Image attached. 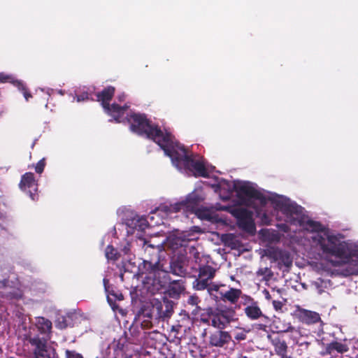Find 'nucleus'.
Segmentation results:
<instances>
[{
    "instance_id": "nucleus-16",
    "label": "nucleus",
    "mask_w": 358,
    "mask_h": 358,
    "mask_svg": "<svg viewBox=\"0 0 358 358\" xmlns=\"http://www.w3.org/2000/svg\"><path fill=\"white\" fill-rule=\"evenodd\" d=\"M231 340V336L228 331L219 329L210 335L209 344L212 347L224 348Z\"/></svg>"
},
{
    "instance_id": "nucleus-10",
    "label": "nucleus",
    "mask_w": 358,
    "mask_h": 358,
    "mask_svg": "<svg viewBox=\"0 0 358 358\" xmlns=\"http://www.w3.org/2000/svg\"><path fill=\"white\" fill-rule=\"evenodd\" d=\"M242 306H245L244 313L250 320H256L262 317H266L259 306L258 301H255L252 296L244 295Z\"/></svg>"
},
{
    "instance_id": "nucleus-17",
    "label": "nucleus",
    "mask_w": 358,
    "mask_h": 358,
    "mask_svg": "<svg viewBox=\"0 0 358 358\" xmlns=\"http://www.w3.org/2000/svg\"><path fill=\"white\" fill-rule=\"evenodd\" d=\"M296 317L299 322L308 325L322 322L319 313L304 308H299L296 311Z\"/></svg>"
},
{
    "instance_id": "nucleus-22",
    "label": "nucleus",
    "mask_w": 358,
    "mask_h": 358,
    "mask_svg": "<svg viewBox=\"0 0 358 358\" xmlns=\"http://www.w3.org/2000/svg\"><path fill=\"white\" fill-rule=\"evenodd\" d=\"M200 201L201 199L197 194H191L187 196L185 200L182 201V204H183L184 208L187 210L196 212L199 209L198 206Z\"/></svg>"
},
{
    "instance_id": "nucleus-39",
    "label": "nucleus",
    "mask_w": 358,
    "mask_h": 358,
    "mask_svg": "<svg viewBox=\"0 0 358 358\" xmlns=\"http://www.w3.org/2000/svg\"><path fill=\"white\" fill-rule=\"evenodd\" d=\"M201 300L197 295H192L187 299V303L192 306H197Z\"/></svg>"
},
{
    "instance_id": "nucleus-38",
    "label": "nucleus",
    "mask_w": 358,
    "mask_h": 358,
    "mask_svg": "<svg viewBox=\"0 0 358 358\" xmlns=\"http://www.w3.org/2000/svg\"><path fill=\"white\" fill-rule=\"evenodd\" d=\"M66 358H83V355L75 350H66Z\"/></svg>"
},
{
    "instance_id": "nucleus-51",
    "label": "nucleus",
    "mask_w": 358,
    "mask_h": 358,
    "mask_svg": "<svg viewBox=\"0 0 358 358\" xmlns=\"http://www.w3.org/2000/svg\"><path fill=\"white\" fill-rule=\"evenodd\" d=\"M181 328V326L178 325V326H173L172 327V331H176V332H178V330L179 329Z\"/></svg>"
},
{
    "instance_id": "nucleus-29",
    "label": "nucleus",
    "mask_w": 358,
    "mask_h": 358,
    "mask_svg": "<svg viewBox=\"0 0 358 358\" xmlns=\"http://www.w3.org/2000/svg\"><path fill=\"white\" fill-rule=\"evenodd\" d=\"M283 332H289L290 333V338L296 343V341H299V338L301 336V331L299 329H296L291 324L289 327L282 331Z\"/></svg>"
},
{
    "instance_id": "nucleus-3",
    "label": "nucleus",
    "mask_w": 358,
    "mask_h": 358,
    "mask_svg": "<svg viewBox=\"0 0 358 358\" xmlns=\"http://www.w3.org/2000/svg\"><path fill=\"white\" fill-rule=\"evenodd\" d=\"M165 149V155L169 156L172 162L178 167L184 166L185 169L194 171L196 176L208 177V173L204 164L200 161L195 160L192 155L187 154V151L183 145H180L174 140Z\"/></svg>"
},
{
    "instance_id": "nucleus-42",
    "label": "nucleus",
    "mask_w": 358,
    "mask_h": 358,
    "mask_svg": "<svg viewBox=\"0 0 358 358\" xmlns=\"http://www.w3.org/2000/svg\"><path fill=\"white\" fill-rule=\"evenodd\" d=\"M77 101H83L89 99V94L87 92H83L76 95Z\"/></svg>"
},
{
    "instance_id": "nucleus-36",
    "label": "nucleus",
    "mask_w": 358,
    "mask_h": 358,
    "mask_svg": "<svg viewBox=\"0 0 358 358\" xmlns=\"http://www.w3.org/2000/svg\"><path fill=\"white\" fill-rule=\"evenodd\" d=\"M195 213L198 214L199 217L203 219L207 220H210L211 219L210 213L207 209H198L197 211H196Z\"/></svg>"
},
{
    "instance_id": "nucleus-8",
    "label": "nucleus",
    "mask_w": 358,
    "mask_h": 358,
    "mask_svg": "<svg viewBox=\"0 0 358 358\" xmlns=\"http://www.w3.org/2000/svg\"><path fill=\"white\" fill-rule=\"evenodd\" d=\"M232 215L237 220L238 227L247 232H252L255 225L252 219V213L245 208H237L233 210Z\"/></svg>"
},
{
    "instance_id": "nucleus-54",
    "label": "nucleus",
    "mask_w": 358,
    "mask_h": 358,
    "mask_svg": "<svg viewBox=\"0 0 358 358\" xmlns=\"http://www.w3.org/2000/svg\"><path fill=\"white\" fill-rule=\"evenodd\" d=\"M59 93L60 94H62V95H63V94H64V92H63V90H59Z\"/></svg>"
},
{
    "instance_id": "nucleus-15",
    "label": "nucleus",
    "mask_w": 358,
    "mask_h": 358,
    "mask_svg": "<svg viewBox=\"0 0 358 358\" xmlns=\"http://www.w3.org/2000/svg\"><path fill=\"white\" fill-rule=\"evenodd\" d=\"M243 294L242 290L237 288L230 287L227 291L223 293L222 301L234 305V310L240 309L243 304Z\"/></svg>"
},
{
    "instance_id": "nucleus-57",
    "label": "nucleus",
    "mask_w": 358,
    "mask_h": 358,
    "mask_svg": "<svg viewBox=\"0 0 358 358\" xmlns=\"http://www.w3.org/2000/svg\"><path fill=\"white\" fill-rule=\"evenodd\" d=\"M352 262H355V264L357 262V261L352 260Z\"/></svg>"
},
{
    "instance_id": "nucleus-28",
    "label": "nucleus",
    "mask_w": 358,
    "mask_h": 358,
    "mask_svg": "<svg viewBox=\"0 0 358 358\" xmlns=\"http://www.w3.org/2000/svg\"><path fill=\"white\" fill-rule=\"evenodd\" d=\"M138 316L141 319H152L154 316L155 317V312L153 310V302L151 308L150 307H143L139 311Z\"/></svg>"
},
{
    "instance_id": "nucleus-33",
    "label": "nucleus",
    "mask_w": 358,
    "mask_h": 358,
    "mask_svg": "<svg viewBox=\"0 0 358 358\" xmlns=\"http://www.w3.org/2000/svg\"><path fill=\"white\" fill-rule=\"evenodd\" d=\"M15 77L11 74H6L3 72L0 73V84L1 83H11L14 86L15 85V81H17Z\"/></svg>"
},
{
    "instance_id": "nucleus-31",
    "label": "nucleus",
    "mask_w": 358,
    "mask_h": 358,
    "mask_svg": "<svg viewBox=\"0 0 358 358\" xmlns=\"http://www.w3.org/2000/svg\"><path fill=\"white\" fill-rule=\"evenodd\" d=\"M169 245L173 250H176L178 248L186 247L187 241L179 237H175L169 241Z\"/></svg>"
},
{
    "instance_id": "nucleus-45",
    "label": "nucleus",
    "mask_w": 358,
    "mask_h": 358,
    "mask_svg": "<svg viewBox=\"0 0 358 358\" xmlns=\"http://www.w3.org/2000/svg\"><path fill=\"white\" fill-rule=\"evenodd\" d=\"M124 114H116V115H110L113 118V120L116 122V123H120L122 121H121V117Z\"/></svg>"
},
{
    "instance_id": "nucleus-7",
    "label": "nucleus",
    "mask_w": 358,
    "mask_h": 358,
    "mask_svg": "<svg viewBox=\"0 0 358 358\" xmlns=\"http://www.w3.org/2000/svg\"><path fill=\"white\" fill-rule=\"evenodd\" d=\"M216 271L217 270L210 265L199 266L198 275L192 283L193 288L197 291L205 290L213 282L212 280L215 278Z\"/></svg>"
},
{
    "instance_id": "nucleus-4",
    "label": "nucleus",
    "mask_w": 358,
    "mask_h": 358,
    "mask_svg": "<svg viewBox=\"0 0 358 358\" xmlns=\"http://www.w3.org/2000/svg\"><path fill=\"white\" fill-rule=\"evenodd\" d=\"M280 208L292 224L303 227L306 230L315 233V235H321L329 230L320 222L312 220L305 221L302 215L303 208L295 203H282L280 204Z\"/></svg>"
},
{
    "instance_id": "nucleus-40",
    "label": "nucleus",
    "mask_w": 358,
    "mask_h": 358,
    "mask_svg": "<svg viewBox=\"0 0 358 358\" xmlns=\"http://www.w3.org/2000/svg\"><path fill=\"white\" fill-rule=\"evenodd\" d=\"M152 319H142L141 327L143 329H150L152 327Z\"/></svg>"
},
{
    "instance_id": "nucleus-19",
    "label": "nucleus",
    "mask_w": 358,
    "mask_h": 358,
    "mask_svg": "<svg viewBox=\"0 0 358 358\" xmlns=\"http://www.w3.org/2000/svg\"><path fill=\"white\" fill-rule=\"evenodd\" d=\"M267 338L274 347V350L277 355H282V352H287L288 347L282 337L279 335L268 334Z\"/></svg>"
},
{
    "instance_id": "nucleus-58",
    "label": "nucleus",
    "mask_w": 358,
    "mask_h": 358,
    "mask_svg": "<svg viewBox=\"0 0 358 358\" xmlns=\"http://www.w3.org/2000/svg\"><path fill=\"white\" fill-rule=\"evenodd\" d=\"M0 352H2V349L1 347H0Z\"/></svg>"
},
{
    "instance_id": "nucleus-9",
    "label": "nucleus",
    "mask_w": 358,
    "mask_h": 358,
    "mask_svg": "<svg viewBox=\"0 0 358 358\" xmlns=\"http://www.w3.org/2000/svg\"><path fill=\"white\" fill-rule=\"evenodd\" d=\"M19 186L22 191L29 194L33 201L38 200V184L33 173L27 172L24 173L21 178Z\"/></svg>"
},
{
    "instance_id": "nucleus-12",
    "label": "nucleus",
    "mask_w": 358,
    "mask_h": 358,
    "mask_svg": "<svg viewBox=\"0 0 358 358\" xmlns=\"http://www.w3.org/2000/svg\"><path fill=\"white\" fill-rule=\"evenodd\" d=\"M235 315L236 312L233 308L221 310L215 314H212V325L219 329H223L227 324L234 320Z\"/></svg>"
},
{
    "instance_id": "nucleus-49",
    "label": "nucleus",
    "mask_w": 358,
    "mask_h": 358,
    "mask_svg": "<svg viewBox=\"0 0 358 358\" xmlns=\"http://www.w3.org/2000/svg\"><path fill=\"white\" fill-rule=\"evenodd\" d=\"M355 269L352 271V274H357L358 273V260H357V262L356 263V264H355Z\"/></svg>"
},
{
    "instance_id": "nucleus-52",
    "label": "nucleus",
    "mask_w": 358,
    "mask_h": 358,
    "mask_svg": "<svg viewBox=\"0 0 358 358\" xmlns=\"http://www.w3.org/2000/svg\"><path fill=\"white\" fill-rule=\"evenodd\" d=\"M266 326L265 324H259V329L260 330H266Z\"/></svg>"
},
{
    "instance_id": "nucleus-35",
    "label": "nucleus",
    "mask_w": 358,
    "mask_h": 358,
    "mask_svg": "<svg viewBox=\"0 0 358 358\" xmlns=\"http://www.w3.org/2000/svg\"><path fill=\"white\" fill-rule=\"evenodd\" d=\"M164 211L165 212H178L182 208H185L182 202L176 203L173 206H171L170 207L164 206L163 207Z\"/></svg>"
},
{
    "instance_id": "nucleus-48",
    "label": "nucleus",
    "mask_w": 358,
    "mask_h": 358,
    "mask_svg": "<svg viewBox=\"0 0 358 358\" xmlns=\"http://www.w3.org/2000/svg\"><path fill=\"white\" fill-rule=\"evenodd\" d=\"M115 352H116L117 354H118V353H122V354L123 355V353H122V350L121 349L115 350ZM123 355H124V356H123V357H122V358H132V356H131V355H124V354Z\"/></svg>"
},
{
    "instance_id": "nucleus-27",
    "label": "nucleus",
    "mask_w": 358,
    "mask_h": 358,
    "mask_svg": "<svg viewBox=\"0 0 358 358\" xmlns=\"http://www.w3.org/2000/svg\"><path fill=\"white\" fill-rule=\"evenodd\" d=\"M131 224H133V229L141 232L144 231L149 225L148 222L144 217H138L137 219H134L131 221Z\"/></svg>"
},
{
    "instance_id": "nucleus-6",
    "label": "nucleus",
    "mask_w": 358,
    "mask_h": 358,
    "mask_svg": "<svg viewBox=\"0 0 358 358\" xmlns=\"http://www.w3.org/2000/svg\"><path fill=\"white\" fill-rule=\"evenodd\" d=\"M149 247L152 251L150 252V251L146 249L150 254V257L148 259L143 260L142 264L139 266L138 269L141 275H145L146 278H155L159 271H164V264L162 262L160 250L152 245Z\"/></svg>"
},
{
    "instance_id": "nucleus-50",
    "label": "nucleus",
    "mask_w": 358,
    "mask_h": 358,
    "mask_svg": "<svg viewBox=\"0 0 358 358\" xmlns=\"http://www.w3.org/2000/svg\"><path fill=\"white\" fill-rule=\"evenodd\" d=\"M287 352H282V355H278L280 358H292L291 356L287 355Z\"/></svg>"
},
{
    "instance_id": "nucleus-34",
    "label": "nucleus",
    "mask_w": 358,
    "mask_h": 358,
    "mask_svg": "<svg viewBox=\"0 0 358 358\" xmlns=\"http://www.w3.org/2000/svg\"><path fill=\"white\" fill-rule=\"evenodd\" d=\"M106 257L108 259L117 260L119 258V255L113 247V245H108L106 248Z\"/></svg>"
},
{
    "instance_id": "nucleus-26",
    "label": "nucleus",
    "mask_w": 358,
    "mask_h": 358,
    "mask_svg": "<svg viewBox=\"0 0 358 358\" xmlns=\"http://www.w3.org/2000/svg\"><path fill=\"white\" fill-rule=\"evenodd\" d=\"M36 327L41 333L47 334L51 331L52 322L48 319L40 317L37 318Z\"/></svg>"
},
{
    "instance_id": "nucleus-59",
    "label": "nucleus",
    "mask_w": 358,
    "mask_h": 358,
    "mask_svg": "<svg viewBox=\"0 0 358 358\" xmlns=\"http://www.w3.org/2000/svg\"><path fill=\"white\" fill-rule=\"evenodd\" d=\"M357 350H358V348H357ZM357 357H358V354H357Z\"/></svg>"
},
{
    "instance_id": "nucleus-5",
    "label": "nucleus",
    "mask_w": 358,
    "mask_h": 358,
    "mask_svg": "<svg viewBox=\"0 0 358 358\" xmlns=\"http://www.w3.org/2000/svg\"><path fill=\"white\" fill-rule=\"evenodd\" d=\"M233 188L236 193L237 197L243 205L254 207L252 203V199L259 201L262 207L267 204V198L261 192L248 182L234 183Z\"/></svg>"
},
{
    "instance_id": "nucleus-1",
    "label": "nucleus",
    "mask_w": 358,
    "mask_h": 358,
    "mask_svg": "<svg viewBox=\"0 0 358 358\" xmlns=\"http://www.w3.org/2000/svg\"><path fill=\"white\" fill-rule=\"evenodd\" d=\"M127 120L130 130L142 136L152 140L165 152L172 143L174 137L170 132L164 133L160 127L152 123L145 114L132 113L127 115Z\"/></svg>"
},
{
    "instance_id": "nucleus-55",
    "label": "nucleus",
    "mask_w": 358,
    "mask_h": 358,
    "mask_svg": "<svg viewBox=\"0 0 358 358\" xmlns=\"http://www.w3.org/2000/svg\"><path fill=\"white\" fill-rule=\"evenodd\" d=\"M269 297H270L269 293L268 291H266V298L269 299Z\"/></svg>"
},
{
    "instance_id": "nucleus-43",
    "label": "nucleus",
    "mask_w": 358,
    "mask_h": 358,
    "mask_svg": "<svg viewBox=\"0 0 358 358\" xmlns=\"http://www.w3.org/2000/svg\"><path fill=\"white\" fill-rule=\"evenodd\" d=\"M273 306L275 310H281L283 306V303L280 301H273Z\"/></svg>"
},
{
    "instance_id": "nucleus-46",
    "label": "nucleus",
    "mask_w": 358,
    "mask_h": 358,
    "mask_svg": "<svg viewBox=\"0 0 358 358\" xmlns=\"http://www.w3.org/2000/svg\"><path fill=\"white\" fill-rule=\"evenodd\" d=\"M296 344L299 346H306V348L308 349V346L310 345V342L304 341V342H299V341H296Z\"/></svg>"
},
{
    "instance_id": "nucleus-18",
    "label": "nucleus",
    "mask_w": 358,
    "mask_h": 358,
    "mask_svg": "<svg viewBox=\"0 0 358 358\" xmlns=\"http://www.w3.org/2000/svg\"><path fill=\"white\" fill-rule=\"evenodd\" d=\"M171 272L180 277H184L187 274L186 263L182 257H177L171 259L170 262Z\"/></svg>"
},
{
    "instance_id": "nucleus-44",
    "label": "nucleus",
    "mask_w": 358,
    "mask_h": 358,
    "mask_svg": "<svg viewBox=\"0 0 358 358\" xmlns=\"http://www.w3.org/2000/svg\"><path fill=\"white\" fill-rule=\"evenodd\" d=\"M282 262L287 267H289L292 266V261L290 259L289 255H285V257H283Z\"/></svg>"
},
{
    "instance_id": "nucleus-21",
    "label": "nucleus",
    "mask_w": 358,
    "mask_h": 358,
    "mask_svg": "<svg viewBox=\"0 0 358 358\" xmlns=\"http://www.w3.org/2000/svg\"><path fill=\"white\" fill-rule=\"evenodd\" d=\"M5 283V287L0 292L2 298L7 301L18 300L22 297V291L17 287H10Z\"/></svg>"
},
{
    "instance_id": "nucleus-2",
    "label": "nucleus",
    "mask_w": 358,
    "mask_h": 358,
    "mask_svg": "<svg viewBox=\"0 0 358 358\" xmlns=\"http://www.w3.org/2000/svg\"><path fill=\"white\" fill-rule=\"evenodd\" d=\"M313 241L317 249L325 257H334L338 259L350 260L351 251L346 241L341 239L330 232L329 229L321 235H314Z\"/></svg>"
},
{
    "instance_id": "nucleus-37",
    "label": "nucleus",
    "mask_w": 358,
    "mask_h": 358,
    "mask_svg": "<svg viewBox=\"0 0 358 358\" xmlns=\"http://www.w3.org/2000/svg\"><path fill=\"white\" fill-rule=\"evenodd\" d=\"M45 158H43L41 159V160H39L36 166H35V171L37 173H42L43 171H44V168L45 166Z\"/></svg>"
},
{
    "instance_id": "nucleus-25",
    "label": "nucleus",
    "mask_w": 358,
    "mask_h": 358,
    "mask_svg": "<svg viewBox=\"0 0 358 358\" xmlns=\"http://www.w3.org/2000/svg\"><path fill=\"white\" fill-rule=\"evenodd\" d=\"M103 108L105 113L108 115H113L116 114H124V112L129 108V106L127 104H124L123 106H121L117 103H109L108 108Z\"/></svg>"
},
{
    "instance_id": "nucleus-56",
    "label": "nucleus",
    "mask_w": 358,
    "mask_h": 358,
    "mask_svg": "<svg viewBox=\"0 0 358 358\" xmlns=\"http://www.w3.org/2000/svg\"><path fill=\"white\" fill-rule=\"evenodd\" d=\"M103 282H104V284H106V282H108V280L106 279H103Z\"/></svg>"
},
{
    "instance_id": "nucleus-41",
    "label": "nucleus",
    "mask_w": 358,
    "mask_h": 358,
    "mask_svg": "<svg viewBox=\"0 0 358 358\" xmlns=\"http://www.w3.org/2000/svg\"><path fill=\"white\" fill-rule=\"evenodd\" d=\"M246 333H247V331H241L239 332H236L234 336V338L238 341H244L246 339V337H247Z\"/></svg>"
},
{
    "instance_id": "nucleus-13",
    "label": "nucleus",
    "mask_w": 358,
    "mask_h": 358,
    "mask_svg": "<svg viewBox=\"0 0 358 358\" xmlns=\"http://www.w3.org/2000/svg\"><path fill=\"white\" fill-rule=\"evenodd\" d=\"M153 310L155 312L156 319L164 320L169 318L173 312V301L168 299H164L163 301L154 300Z\"/></svg>"
},
{
    "instance_id": "nucleus-53",
    "label": "nucleus",
    "mask_w": 358,
    "mask_h": 358,
    "mask_svg": "<svg viewBox=\"0 0 358 358\" xmlns=\"http://www.w3.org/2000/svg\"><path fill=\"white\" fill-rule=\"evenodd\" d=\"M124 94H123L122 96H119V100H120V101H122V100H123V99H124Z\"/></svg>"
},
{
    "instance_id": "nucleus-32",
    "label": "nucleus",
    "mask_w": 358,
    "mask_h": 358,
    "mask_svg": "<svg viewBox=\"0 0 358 358\" xmlns=\"http://www.w3.org/2000/svg\"><path fill=\"white\" fill-rule=\"evenodd\" d=\"M15 87H16L20 91H21L23 93L24 97L25 98L26 101H29V99L32 96L31 94L29 92L26 85L22 80H18L17 81H15Z\"/></svg>"
},
{
    "instance_id": "nucleus-23",
    "label": "nucleus",
    "mask_w": 358,
    "mask_h": 358,
    "mask_svg": "<svg viewBox=\"0 0 358 358\" xmlns=\"http://www.w3.org/2000/svg\"><path fill=\"white\" fill-rule=\"evenodd\" d=\"M185 287L182 280H173L169 282L168 286V294L172 297H178L184 291Z\"/></svg>"
},
{
    "instance_id": "nucleus-24",
    "label": "nucleus",
    "mask_w": 358,
    "mask_h": 358,
    "mask_svg": "<svg viewBox=\"0 0 358 358\" xmlns=\"http://www.w3.org/2000/svg\"><path fill=\"white\" fill-rule=\"evenodd\" d=\"M222 286V285L212 282L207 288H206L209 295L215 301H220L222 299V295H223L224 292L220 290V288Z\"/></svg>"
},
{
    "instance_id": "nucleus-11",
    "label": "nucleus",
    "mask_w": 358,
    "mask_h": 358,
    "mask_svg": "<svg viewBox=\"0 0 358 358\" xmlns=\"http://www.w3.org/2000/svg\"><path fill=\"white\" fill-rule=\"evenodd\" d=\"M317 342L324 347V349L320 352V355L322 357H325L327 355H331V358L334 356L333 355V352L336 351L339 354H344L349 351V346L345 342H339L336 341H333L329 343L325 344L324 342V338L321 339H317Z\"/></svg>"
},
{
    "instance_id": "nucleus-14",
    "label": "nucleus",
    "mask_w": 358,
    "mask_h": 358,
    "mask_svg": "<svg viewBox=\"0 0 358 358\" xmlns=\"http://www.w3.org/2000/svg\"><path fill=\"white\" fill-rule=\"evenodd\" d=\"M27 340L32 346L35 347L32 358H51L48 350L47 339L36 336H29Z\"/></svg>"
},
{
    "instance_id": "nucleus-20",
    "label": "nucleus",
    "mask_w": 358,
    "mask_h": 358,
    "mask_svg": "<svg viewBox=\"0 0 358 358\" xmlns=\"http://www.w3.org/2000/svg\"><path fill=\"white\" fill-rule=\"evenodd\" d=\"M115 92V88L113 86H108L102 91L96 94L97 101L101 102L103 108H108L110 101L112 100Z\"/></svg>"
},
{
    "instance_id": "nucleus-30",
    "label": "nucleus",
    "mask_w": 358,
    "mask_h": 358,
    "mask_svg": "<svg viewBox=\"0 0 358 358\" xmlns=\"http://www.w3.org/2000/svg\"><path fill=\"white\" fill-rule=\"evenodd\" d=\"M70 319H71V316L69 315H66V316L59 317L56 321V327L60 329H66L70 324V323H69Z\"/></svg>"
},
{
    "instance_id": "nucleus-47",
    "label": "nucleus",
    "mask_w": 358,
    "mask_h": 358,
    "mask_svg": "<svg viewBox=\"0 0 358 358\" xmlns=\"http://www.w3.org/2000/svg\"><path fill=\"white\" fill-rule=\"evenodd\" d=\"M5 283H8V280L3 279L0 280V289H3V287H5Z\"/></svg>"
}]
</instances>
